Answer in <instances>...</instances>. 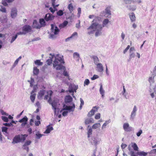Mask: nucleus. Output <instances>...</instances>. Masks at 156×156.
<instances>
[{
	"label": "nucleus",
	"instance_id": "1",
	"mask_svg": "<svg viewBox=\"0 0 156 156\" xmlns=\"http://www.w3.org/2000/svg\"><path fill=\"white\" fill-rule=\"evenodd\" d=\"M109 20L107 19H105L103 21V24H100L95 22V20L92 21L91 25L87 30L89 31L88 34H93L94 31H96L95 36L96 37L100 36L101 34V31L102 28L106 26L109 22Z\"/></svg>",
	"mask_w": 156,
	"mask_h": 156
},
{
	"label": "nucleus",
	"instance_id": "2",
	"mask_svg": "<svg viewBox=\"0 0 156 156\" xmlns=\"http://www.w3.org/2000/svg\"><path fill=\"white\" fill-rule=\"evenodd\" d=\"M50 55L51 56L49 59L47 60L46 62L48 65H50L52 63V61H53V67L57 70H60L63 67L62 64L64 62L62 58V56L59 54H57L55 55L54 54H50Z\"/></svg>",
	"mask_w": 156,
	"mask_h": 156
},
{
	"label": "nucleus",
	"instance_id": "3",
	"mask_svg": "<svg viewBox=\"0 0 156 156\" xmlns=\"http://www.w3.org/2000/svg\"><path fill=\"white\" fill-rule=\"evenodd\" d=\"M50 34L49 35L50 38L54 39L56 38V35L58 34L59 30L58 27L55 25L51 24Z\"/></svg>",
	"mask_w": 156,
	"mask_h": 156
},
{
	"label": "nucleus",
	"instance_id": "4",
	"mask_svg": "<svg viewBox=\"0 0 156 156\" xmlns=\"http://www.w3.org/2000/svg\"><path fill=\"white\" fill-rule=\"evenodd\" d=\"M78 88V87L77 86L70 84L69 86L68 90L66 91V92H67L69 91L70 93H72L71 95L73 96V97L76 99V98L74 96L73 94L74 92H76V90Z\"/></svg>",
	"mask_w": 156,
	"mask_h": 156
},
{
	"label": "nucleus",
	"instance_id": "5",
	"mask_svg": "<svg viewBox=\"0 0 156 156\" xmlns=\"http://www.w3.org/2000/svg\"><path fill=\"white\" fill-rule=\"evenodd\" d=\"M24 135H18L16 136L13 138V140L12 143H17L20 142L21 140H24L25 138L24 137Z\"/></svg>",
	"mask_w": 156,
	"mask_h": 156
},
{
	"label": "nucleus",
	"instance_id": "6",
	"mask_svg": "<svg viewBox=\"0 0 156 156\" xmlns=\"http://www.w3.org/2000/svg\"><path fill=\"white\" fill-rule=\"evenodd\" d=\"M101 141V139L98 136H94L92 138L91 143L95 146L99 144Z\"/></svg>",
	"mask_w": 156,
	"mask_h": 156
},
{
	"label": "nucleus",
	"instance_id": "7",
	"mask_svg": "<svg viewBox=\"0 0 156 156\" xmlns=\"http://www.w3.org/2000/svg\"><path fill=\"white\" fill-rule=\"evenodd\" d=\"M64 108L62 109L63 110H68L69 112H71L74 111L75 108V105L74 103H73L72 106H68L67 105H64Z\"/></svg>",
	"mask_w": 156,
	"mask_h": 156
},
{
	"label": "nucleus",
	"instance_id": "8",
	"mask_svg": "<svg viewBox=\"0 0 156 156\" xmlns=\"http://www.w3.org/2000/svg\"><path fill=\"white\" fill-rule=\"evenodd\" d=\"M50 102L51 103L50 104L51 105L52 108L54 110V112L55 113H56V110L58 108V105L59 104H58L57 101L54 100L52 102H51V100L50 101Z\"/></svg>",
	"mask_w": 156,
	"mask_h": 156
},
{
	"label": "nucleus",
	"instance_id": "9",
	"mask_svg": "<svg viewBox=\"0 0 156 156\" xmlns=\"http://www.w3.org/2000/svg\"><path fill=\"white\" fill-rule=\"evenodd\" d=\"M22 30L23 31L25 34L31 32L32 28L30 26L28 25H26L22 27Z\"/></svg>",
	"mask_w": 156,
	"mask_h": 156
},
{
	"label": "nucleus",
	"instance_id": "10",
	"mask_svg": "<svg viewBox=\"0 0 156 156\" xmlns=\"http://www.w3.org/2000/svg\"><path fill=\"white\" fill-rule=\"evenodd\" d=\"M54 18V16L50 13H48L45 15L44 19L46 21H48L53 20Z\"/></svg>",
	"mask_w": 156,
	"mask_h": 156
},
{
	"label": "nucleus",
	"instance_id": "11",
	"mask_svg": "<svg viewBox=\"0 0 156 156\" xmlns=\"http://www.w3.org/2000/svg\"><path fill=\"white\" fill-rule=\"evenodd\" d=\"M17 9L16 8H12L11 9L10 15L12 18H15L17 15Z\"/></svg>",
	"mask_w": 156,
	"mask_h": 156
},
{
	"label": "nucleus",
	"instance_id": "12",
	"mask_svg": "<svg viewBox=\"0 0 156 156\" xmlns=\"http://www.w3.org/2000/svg\"><path fill=\"white\" fill-rule=\"evenodd\" d=\"M123 128L124 130L127 132H129L132 130V127L129 126V125L128 123H124L123 125Z\"/></svg>",
	"mask_w": 156,
	"mask_h": 156
},
{
	"label": "nucleus",
	"instance_id": "13",
	"mask_svg": "<svg viewBox=\"0 0 156 156\" xmlns=\"http://www.w3.org/2000/svg\"><path fill=\"white\" fill-rule=\"evenodd\" d=\"M47 93L48 94L45 95L44 98V99L45 100H47L48 98L49 100L48 101V102H49V103H51L50 101L51 100V97L52 94V92L51 91H49L47 92Z\"/></svg>",
	"mask_w": 156,
	"mask_h": 156
},
{
	"label": "nucleus",
	"instance_id": "14",
	"mask_svg": "<svg viewBox=\"0 0 156 156\" xmlns=\"http://www.w3.org/2000/svg\"><path fill=\"white\" fill-rule=\"evenodd\" d=\"M96 65V70L98 72H102L104 70V68L102 64L100 63Z\"/></svg>",
	"mask_w": 156,
	"mask_h": 156
},
{
	"label": "nucleus",
	"instance_id": "15",
	"mask_svg": "<svg viewBox=\"0 0 156 156\" xmlns=\"http://www.w3.org/2000/svg\"><path fill=\"white\" fill-rule=\"evenodd\" d=\"M34 90H33L30 93V98L32 103L34 102L36 96V94L34 93Z\"/></svg>",
	"mask_w": 156,
	"mask_h": 156
},
{
	"label": "nucleus",
	"instance_id": "16",
	"mask_svg": "<svg viewBox=\"0 0 156 156\" xmlns=\"http://www.w3.org/2000/svg\"><path fill=\"white\" fill-rule=\"evenodd\" d=\"M137 110V108L136 105H135L133 108V110L131 113L130 119H133L136 116V112Z\"/></svg>",
	"mask_w": 156,
	"mask_h": 156
},
{
	"label": "nucleus",
	"instance_id": "17",
	"mask_svg": "<svg viewBox=\"0 0 156 156\" xmlns=\"http://www.w3.org/2000/svg\"><path fill=\"white\" fill-rule=\"evenodd\" d=\"M32 27L37 29H40L41 27V26L40 25L36 20H34L33 22Z\"/></svg>",
	"mask_w": 156,
	"mask_h": 156
},
{
	"label": "nucleus",
	"instance_id": "18",
	"mask_svg": "<svg viewBox=\"0 0 156 156\" xmlns=\"http://www.w3.org/2000/svg\"><path fill=\"white\" fill-rule=\"evenodd\" d=\"M94 120L92 118H89L85 119L84 123L86 125L90 123H94Z\"/></svg>",
	"mask_w": 156,
	"mask_h": 156
},
{
	"label": "nucleus",
	"instance_id": "19",
	"mask_svg": "<svg viewBox=\"0 0 156 156\" xmlns=\"http://www.w3.org/2000/svg\"><path fill=\"white\" fill-rule=\"evenodd\" d=\"M91 58L93 59L94 63L96 65L98 64H99V60L97 56L95 55H92L91 57Z\"/></svg>",
	"mask_w": 156,
	"mask_h": 156
},
{
	"label": "nucleus",
	"instance_id": "20",
	"mask_svg": "<svg viewBox=\"0 0 156 156\" xmlns=\"http://www.w3.org/2000/svg\"><path fill=\"white\" fill-rule=\"evenodd\" d=\"M45 90H41L38 93L37 97L39 99H41L42 98L45 94Z\"/></svg>",
	"mask_w": 156,
	"mask_h": 156
},
{
	"label": "nucleus",
	"instance_id": "21",
	"mask_svg": "<svg viewBox=\"0 0 156 156\" xmlns=\"http://www.w3.org/2000/svg\"><path fill=\"white\" fill-rule=\"evenodd\" d=\"M8 128L6 127H2V132H3V134L6 136L8 137V139H9V134L7 132V129Z\"/></svg>",
	"mask_w": 156,
	"mask_h": 156
},
{
	"label": "nucleus",
	"instance_id": "22",
	"mask_svg": "<svg viewBox=\"0 0 156 156\" xmlns=\"http://www.w3.org/2000/svg\"><path fill=\"white\" fill-rule=\"evenodd\" d=\"M53 130V128L50 125L47 126V129L44 132L45 134H48L50 133L51 131Z\"/></svg>",
	"mask_w": 156,
	"mask_h": 156
},
{
	"label": "nucleus",
	"instance_id": "23",
	"mask_svg": "<svg viewBox=\"0 0 156 156\" xmlns=\"http://www.w3.org/2000/svg\"><path fill=\"white\" fill-rule=\"evenodd\" d=\"M72 100V98L70 95H68L65 97V101L66 103L71 102Z\"/></svg>",
	"mask_w": 156,
	"mask_h": 156
},
{
	"label": "nucleus",
	"instance_id": "24",
	"mask_svg": "<svg viewBox=\"0 0 156 156\" xmlns=\"http://www.w3.org/2000/svg\"><path fill=\"white\" fill-rule=\"evenodd\" d=\"M14 1V0H2V3L4 6H6L8 5L7 3H11Z\"/></svg>",
	"mask_w": 156,
	"mask_h": 156
},
{
	"label": "nucleus",
	"instance_id": "25",
	"mask_svg": "<svg viewBox=\"0 0 156 156\" xmlns=\"http://www.w3.org/2000/svg\"><path fill=\"white\" fill-rule=\"evenodd\" d=\"M73 58L74 59H76L77 61H79L80 58V55L78 53L76 52H74L73 54Z\"/></svg>",
	"mask_w": 156,
	"mask_h": 156
},
{
	"label": "nucleus",
	"instance_id": "26",
	"mask_svg": "<svg viewBox=\"0 0 156 156\" xmlns=\"http://www.w3.org/2000/svg\"><path fill=\"white\" fill-rule=\"evenodd\" d=\"M111 7L110 6L107 7L105 9V13L106 14L108 15L107 17H108V16H110L111 15V13L110 11Z\"/></svg>",
	"mask_w": 156,
	"mask_h": 156
},
{
	"label": "nucleus",
	"instance_id": "27",
	"mask_svg": "<svg viewBox=\"0 0 156 156\" xmlns=\"http://www.w3.org/2000/svg\"><path fill=\"white\" fill-rule=\"evenodd\" d=\"M111 122L110 119L106 120L105 122L103 124L101 127V129L103 130L105 129L106 127V126L109 124Z\"/></svg>",
	"mask_w": 156,
	"mask_h": 156
},
{
	"label": "nucleus",
	"instance_id": "28",
	"mask_svg": "<svg viewBox=\"0 0 156 156\" xmlns=\"http://www.w3.org/2000/svg\"><path fill=\"white\" fill-rule=\"evenodd\" d=\"M92 129L90 127L87 129V137L88 138H89L90 137L91 135L92 134Z\"/></svg>",
	"mask_w": 156,
	"mask_h": 156
},
{
	"label": "nucleus",
	"instance_id": "29",
	"mask_svg": "<svg viewBox=\"0 0 156 156\" xmlns=\"http://www.w3.org/2000/svg\"><path fill=\"white\" fill-rule=\"evenodd\" d=\"M35 136L36 139H40L41 137L44 136V135L41 134L39 131H37L36 132Z\"/></svg>",
	"mask_w": 156,
	"mask_h": 156
},
{
	"label": "nucleus",
	"instance_id": "30",
	"mask_svg": "<svg viewBox=\"0 0 156 156\" xmlns=\"http://www.w3.org/2000/svg\"><path fill=\"white\" fill-rule=\"evenodd\" d=\"M131 146L135 151H138V147L136 144L134 143H131Z\"/></svg>",
	"mask_w": 156,
	"mask_h": 156
},
{
	"label": "nucleus",
	"instance_id": "31",
	"mask_svg": "<svg viewBox=\"0 0 156 156\" xmlns=\"http://www.w3.org/2000/svg\"><path fill=\"white\" fill-rule=\"evenodd\" d=\"M101 126V124L99 123H97L94 124L92 126V129H96L99 128Z\"/></svg>",
	"mask_w": 156,
	"mask_h": 156
},
{
	"label": "nucleus",
	"instance_id": "32",
	"mask_svg": "<svg viewBox=\"0 0 156 156\" xmlns=\"http://www.w3.org/2000/svg\"><path fill=\"white\" fill-rule=\"evenodd\" d=\"M100 94L101 95L102 97H103L104 94L105 93V91L103 88L102 84L101 83L100 84Z\"/></svg>",
	"mask_w": 156,
	"mask_h": 156
},
{
	"label": "nucleus",
	"instance_id": "33",
	"mask_svg": "<svg viewBox=\"0 0 156 156\" xmlns=\"http://www.w3.org/2000/svg\"><path fill=\"white\" fill-rule=\"evenodd\" d=\"M39 22L41 27H44L46 25L45 22L43 19H40Z\"/></svg>",
	"mask_w": 156,
	"mask_h": 156
},
{
	"label": "nucleus",
	"instance_id": "34",
	"mask_svg": "<svg viewBox=\"0 0 156 156\" xmlns=\"http://www.w3.org/2000/svg\"><path fill=\"white\" fill-rule=\"evenodd\" d=\"M137 154L140 156H147V153L144 151H137Z\"/></svg>",
	"mask_w": 156,
	"mask_h": 156
},
{
	"label": "nucleus",
	"instance_id": "35",
	"mask_svg": "<svg viewBox=\"0 0 156 156\" xmlns=\"http://www.w3.org/2000/svg\"><path fill=\"white\" fill-rule=\"evenodd\" d=\"M130 18L132 22L134 21L135 20V16L134 14L132 12L131 13L130 15Z\"/></svg>",
	"mask_w": 156,
	"mask_h": 156
},
{
	"label": "nucleus",
	"instance_id": "36",
	"mask_svg": "<svg viewBox=\"0 0 156 156\" xmlns=\"http://www.w3.org/2000/svg\"><path fill=\"white\" fill-rule=\"evenodd\" d=\"M39 72V70L36 67L34 68L33 74L34 75H37Z\"/></svg>",
	"mask_w": 156,
	"mask_h": 156
},
{
	"label": "nucleus",
	"instance_id": "37",
	"mask_svg": "<svg viewBox=\"0 0 156 156\" xmlns=\"http://www.w3.org/2000/svg\"><path fill=\"white\" fill-rule=\"evenodd\" d=\"M154 76L153 75H152L149 78L148 80L151 84L153 83L154 82Z\"/></svg>",
	"mask_w": 156,
	"mask_h": 156
},
{
	"label": "nucleus",
	"instance_id": "38",
	"mask_svg": "<svg viewBox=\"0 0 156 156\" xmlns=\"http://www.w3.org/2000/svg\"><path fill=\"white\" fill-rule=\"evenodd\" d=\"M28 118L26 116H25L23 118L20 120L19 122L20 123L26 122L28 121Z\"/></svg>",
	"mask_w": 156,
	"mask_h": 156
},
{
	"label": "nucleus",
	"instance_id": "39",
	"mask_svg": "<svg viewBox=\"0 0 156 156\" xmlns=\"http://www.w3.org/2000/svg\"><path fill=\"white\" fill-rule=\"evenodd\" d=\"M22 58L21 56H20L15 61L13 65V67H14L17 64L19 61Z\"/></svg>",
	"mask_w": 156,
	"mask_h": 156
},
{
	"label": "nucleus",
	"instance_id": "40",
	"mask_svg": "<svg viewBox=\"0 0 156 156\" xmlns=\"http://www.w3.org/2000/svg\"><path fill=\"white\" fill-rule=\"evenodd\" d=\"M64 67L62 68L61 69H63L64 70V72H63V75L64 76H66V77H68L69 76V74L66 71V69L65 67L63 66Z\"/></svg>",
	"mask_w": 156,
	"mask_h": 156
},
{
	"label": "nucleus",
	"instance_id": "41",
	"mask_svg": "<svg viewBox=\"0 0 156 156\" xmlns=\"http://www.w3.org/2000/svg\"><path fill=\"white\" fill-rule=\"evenodd\" d=\"M129 154H130L131 156H138L137 154V152H135L134 151H131L130 152H129Z\"/></svg>",
	"mask_w": 156,
	"mask_h": 156
},
{
	"label": "nucleus",
	"instance_id": "42",
	"mask_svg": "<svg viewBox=\"0 0 156 156\" xmlns=\"http://www.w3.org/2000/svg\"><path fill=\"white\" fill-rule=\"evenodd\" d=\"M68 8L70 11V12L73 10V6L72 3L69 4L68 7Z\"/></svg>",
	"mask_w": 156,
	"mask_h": 156
},
{
	"label": "nucleus",
	"instance_id": "43",
	"mask_svg": "<svg viewBox=\"0 0 156 156\" xmlns=\"http://www.w3.org/2000/svg\"><path fill=\"white\" fill-rule=\"evenodd\" d=\"M68 23V21H65L62 24H61L59 25V27L61 28L64 27L66 26L67 25Z\"/></svg>",
	"mask_w": 156,
	"mask_h": 156
},
{
	"label": "nucleus",
	"instance_id": "44",
	"mask_svg": "<svg viewBox=\"0 0 156 156\" xmlns=\"http://www.w3.org/2000/svg\"><path fill=\"white\" fill-rule=\"evenodd\" d=\"M127 7L129 10H132L133 11H134L136 10V8L135 6H133L130 5H127Z\"/></svg>",
	"mask_w": 156,
	"mask_h": 156
},
{
	"label": "nucleus",
	"instance_id": "45",
	"mask_svg": "<svg viewBox=\"0 0 156 156\" xmlns=\"http://www.w3.org/2000/svg\"><path fill=\"white\" fill-rule=\"evenodd\" d=\"M129 59L128 60V61H129L131 59L134 58L135 56V54L134 52H129Z\"/></svg>",
	"mask_w": 156,
	"mask_h": 156
},
{
	"label": "nucleus",
	"instance_id": "46",
	"mask_svg": "<svg viewBox=\"0 0 156 156\" xmlns=\"http://www.w3.org/2000/svg\"><path fill=\"white\" fill-rule=\"evenodd\" d=\"M34 63L38 66H41L43 64V63L41 62L40 60H36L35 61Z\"/></svg>",
	"mask_w": 156,
	"mask_h": 156
},
{
	"label": "nucleus",
	"instance_id": "47",
	"mask_svg": "<svg viewBox=\"0 0 156 156\" xmlns=\"http://www.w3.org/2000/svg\"><path fill=\"white\" fill-rule=\"evenodd\" d=\"M56 0H51L52 5L53 6L54 8L55 9L56 7H58L59 6V4L55 5V2Z\"/></svg>",
	"mask_w": 156,
	"mask_h": 156
},
{
	"label": "nucleus",
	"instance_id": "48",
	"mask_svg": "<svg viewBox=\"0 0 156 156\" xmlns=\"http://www.w3.org/2000/svg\"><path fill=\"white\" fill-rule=\"evenodd\" d=\"M94 114V113L93 112V110H91L87 114V116L88 117H91L93 116Z\"/></svg>",
	"mask_w": 156,
	"mask_h": 156
},
{
	"label": "nucleus",
	"instance_id": "49",
	"mask_svg": "<svg viewBox=\"0 0 156 156\" xmlns=\"http://www.w3.org/2000/svg\"><path fill=\"white\" fill-rule=\"evenodd\" d=\"M2 119L3 121H4L5 122H7L9 121L8 118L6 116H2Z\"/></svg>",
	"mask_w": 156,
	"mask_h": 156
},
{
	"label": "nucleus",
	"instance_id": "50",
	"mask_svg": "<svg viewBox=\"0 0 156 156\" xmlns=\"http://www.w3.org/2000/svg\"><path fill=\"white\" fill-rule=\"evenodd\" d=\"M57 14L58 16H61L63 15V12L62 10H59L57 12Z\"/></svg>",
	"mask_w": 156,
	"mask_h": 156
},
{
	"label": "nucleus",
	"instance_id": "51",
	"mask_svg": "<svg viewBox=\"0 0 156 156\" xmlns=\"http://www.w3.org/2000/svg\"><path fill=\"white\" fill-rule=\"evenodd\" d=\"M17 36L16 34L14 36H13L12 39L10 41L11 43H12L17 38Z\"/></svg>",
	"mask_w": 156,
	"mask_h": 156
},
{
	"label": "nucleus",
	"instance_id": "52",
	"mask_svg": "<svg viewBox=\"0 0 156 156\" xmlns=\"http://www.w3.org/2000/svg\"><path fill=\"white\" fill-rule=\"evenodd\" d=\"M22 148L24 150H26L27 152L29 151V148L27 146L23 144L22 146Z\"/></svg>",
	"mask_w": 156,
	"mask_h": 156
},
{
	"label": "nucleus",
	"instance_id": "53",
	"mask_svg": "<svg viewBox=\"0 0 156 156\" xmlns=\"http://www.w3.org/2000/svg\"><path fill=\"white\" fill-rule=\"evenodd\" d=\"M99 108V107L96 106L94 107L92 110H93V112L94 113L95 112H97Z\"/></svg>",
	"mask_w": 156,
	"mask_h": 156
},
{
	"label": "nucleus",
	"instance_id": "54",
	"mask_svg": "<svg viewBox=\"0 0 156 156\" xmlns=\"http://www.w3.org/2000/svg\"><path fill=\"white\" fill-rule=\"evenodd\" d=\"M99 108V107L96 106L94 107L92 110H93V112L94 113L95 112H97Z\"/></svg>",
	"mask_w": 156,
	"mask_h": 156
},
{
	"label": "nucleus",
	"instance_id": "55",
	"mask_svg": "<svg viewBox=\"0 0 156 156\" xmlns=\"http://www.w3.org/2000/svg\"><path fill=\"white\" fill-rule=\"evenodd\" d=\"M31 143V142L30 140H27L25 142L24 144L25 145L28 146L30 145Z\"/></svg>",
	"mask_w": 156,
	"mask_h": 156
},
{
	"label": "nucleus",
	"instance_id": "56",
	"mask_svg": "<svg viewBox=\"0 0 156 156\" xmlns=\"http://www.w3.org/2000/svg\"><path fill=\"white\" fill-rule=\"evenodd\" d=\"M34 82V80L33 78L32 77L31 78V80L30 81V87H32L33 85V83Z\"/></svg>",
	"mask_w": 156,
	"mask_h": 156
},
{
	"label": "nucleus",
	"instance_id": "57",
	"mask_svg": "<svg viewBox=\"0 0 156 156\" xmlns=\"http://www.w3.org/2000/svg\"><path fill=\"white\" fill-rule=\"evenodd\" d=\"M0 11L6 13V12L5 8L4 7H2L0 9Z\"/></svg>",
	"mask_w": 156,
	"mask_h": 156
},
{
	"label": "nucleus",
	"instance_id": "58",
	"mask_svg": "<svg viewBox=\"0 0 156 156\" xmlns=\"http://www.w3.org/2000/svg\"><path fill=\"white\" fill-rule=\"evenodd\" d=\"M89 83L90 81L88 79H86L84 81V86H85V85H87L89 84Z\"/></svg>",
	"mask_w": 156,
	"mask_h": 156
},
{
	"label": "nucleus",
	"instance_id": "59",
	"mask_svg": "<svg viewBox=\"0 0 156 156\" xmlns=\"http://www.w3.org/2000/svg\"><path fill=\"white\" fill-rule=\"evenodd\" d=\"M100 118V114L98 113L95 115V119H99Z\"/></svg>",
	"mask_w": 156,
	"mask_h": 156
},
{
	"label": "nucleus",
	"instance_id": "60",
	"mask_svg": "<svg viewBox=\"0 0 156 156\" xmlns=\"http://www.w3.org/2000/svg\"><path fill=\"white\" fill-rule=\"evenodd\" d=\"M124 1L126 4H130L131 3L132 0H124Z\"/></svg>",
	"mask_w": 156,
	"mask_h": 156
},
{
	"label": "nucleus",
	"instance_id": "61",
	"mask_svg": "<svg viewBox=\"0 0 156 156\" xmlns=\"http://www.w3.org/2000/svg\"><path fill=\"white\" fill-rule=\"evenodd\" d=\"M98 78V75H94L93 77L91 78V80H94Z\"/></svg>",
	"mask_w": 156,
	"mask_h": 156
},
{
	"label": "nucleus",
	"instance_id": "62",
	"mask_svg": "<svg viewBox=\"0 0 156 156\" xmlns=\"http://www.w3.org/2000/svg\"><path fill=\"white\" fill-rule=\"evenodd\" d=\"M142 130L140 129L139 130L138 132L136 134L137 136H140V135L142 133Z\"/></svg>",
	"mask_w": 156,
	"mask_h": 156
},
{
	"label": "nucleus",
	"instance_id": "63",
	"mask_svg": "<svg viewBox=\"0 0 156 156\" xmlns=\"http://www.w3.org/2000/svg\"><path fill=\"white\" fill-rule=\"evenodd\" d=\"M25 33H24V31H20L18 33H17L16 35L18 36V35H25Z\"/></svg>",
	"mask_w": 156,
	"mask_h": 156
},
{
	"label": "nucleus",
	"instance_id": "64",
	"mask_svg": "<svg viewBox=\"0 0 156 156\" xmlns=\"http://www.w3.org/2000/svg\"><path fill=\"white\" fill-rule=\"evenodd\" d=\"M3 125L5 126H10L12 125V124L11 123H4L3 124Z\"/></svg>",
	"mask_w": 156,
	"mask_h": 156
}]
</instances>
